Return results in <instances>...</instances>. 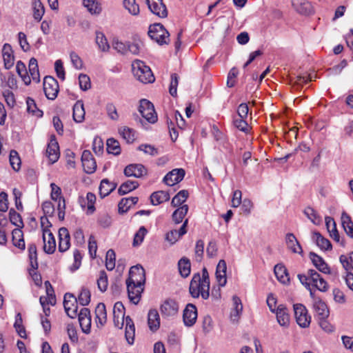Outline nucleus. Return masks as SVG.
I'll use <instances>...</instances> for the list:
<instances>
[{
    "label": "nucleus",
    "mask_w": 353,
    "mask_h": 353,
    "mask_svg": "<svg viewBox=\"0 0 353 353\" xmlns=\"http://www.w3.org/2000/svg\"><path fill=\"white\" fill-rule=\"evenodd\" d=\"M145 281V270L143 267L140 265L132 266L130 269L129 276L125 283L129 299L134 304L140 301Z\"/></svg>",
    "instance_id": "obj_1"
},
{
    "label": "nucleus",
    "mask_w": 353,
    "mask_h": 353,
    "mask_svg": "<svg viewBox=\"0 0 353 353\" xmlns=\"http://www.w3.org/2000/svg\"><path fill=\"white\" fill-rule=\"evenodd\" d=\"M114 324L116 327L121 329L125 327V336L128 343L130 345L134 343L135 336V327L132 319L128 316L125 317V307L121 302H117L113 307Z\"/></svg>",
    "instance_id": "obj_2"
},
{
    "label": "nucleus",
    "mask_w": 353,
    "mask_h": 353,
    "mask_svg": "<svg viewBox=\"0 0 353 353\" xmlns=\"http://www.w3.org/2000/svg\"><path fill=\"white\" fill-rule=\"evenodd\" d=\"M189 292L193 298H199L206 300L210 296V277L205 268L202 270V274L196 273L193 275L190 283Z\"/></svg>",
    "instance_id": "obj_3"
},
{
    "label": "nucleus",
    "mask_w": 353,
    "mask_h": 353,
    "mask_svg": "<svg viewBox=\"0 0 353 353\" xmlns=\"http://www.w3.org/2000/svg\"><path fill=\"white\" fill-rule=\"evenodd\" d=\"M298 278L307 289L312 286L323 292L328 290L327 282L314 270H309L306 274H299Z\"/></svg>",
    "instance_id": "obj_4"
},
{
    "label": "nucleus",
    "mask_w": 353,
    "mask_h": 353,
    "mask_svg": "<svg viewBox=\"0 0 353 353\" xmlns=\"http://www.w3.org/2000/svg\"><path fill=\"white\" fill-rule=\"evenodd\" d=\"M134 76L141 83H149L154 81L151 69L141 60L136 59L132 63Z\"/></svg>",
    "instance_id": "obj_5"
},
{
    "label": "nucleus",
    "mask_w": 353,
    "mask_h": 353,
    "mask_svg": "<svg viewBox=\"0 0 353 353\" xmlns=\"http://www.w3.org/2000/svg\"><path fill=\"white\" fill-rule=\"evenodd\" d=\"M149 37L160 45L168 43L169 32L161 23L150 25L148 30Z\"/></svg>",
    "instance_id": "obj_6"
},
{
    "label": "nucleus",
    "mask_w": 353,
    "mask_h": 353,
    "mask_svg": "<svg viewBox=\"0 0 353 353\" xmlns=\"http://www.w3.org/2000/svg\"><path fill=\"white\" fill-rule=\"evenodd\" d=\"M139 111L141 116L149 123H154L157 121V114L153 104L147 99L140 101Z\"/></svg>",
    "instance_id": "obj_7"
},
{
    "label": "nucleus",
    "mask_w": 353,
    "mask_h": 353,
    "mask_svg": "<svg viewBox=\"0 0 353 353\" xmlns=\"http://www.w3.org/2000/svg\"><path fill=\"white\" fill-rule=\"evenodd\" d=\"M293 307L297 324L303 328L309 327L311 322V316L309 315L307 308L300 303L294 304Z\"/></svg>",
    "instance_id": "obj_8"
},
{
    "label": "nucleus",
    "mask_w": 353,
    "mask_h": 353,
    "mask_svg": "<svg viewBox=\"0 0 353 353\" xmlns=\"http://www.w3.org/2000/svg\"><path fill=\"white\" fill-rule=\"evenodd\" d=\"M43 90L48 99H55L59 90L57 81L52 77H46L43 79Z\"/></svg>",
    "instance_id": "obj_9"
},
{
    "label": "nucleus",
    "mask_w": 353,
    "mask_h": 353,
    "mask_svg": "<svg viewBox=\"0 0 353 353\" xmlns=\"http://www.w3.org/2000/svg\"><path fill=\"white\" fill-rule=\"evenodd\" d=\"M179 303L172 299L165 300L160 306L161 314L164 318L176 316L179 312Z\"/></svg>",
    "instance_id": "obj_10"
},
{
    "label": "nucleus",
    "mask_w": 353,
    "mask_h": 353,
    "mask_svg": "<svg viewBox=\"0 0 353 353\" xmlns=\"http://www.w3.org/2000/svg\"><path fill=\"white\" fill-rule=\"evenodd\" d=\"M63 306L67 315L74 319L77 316L78 304L77 299L70 293L64 295Z\"/></svg>",
    "instance_id": "obj_11"
},
{
    "label": "nucleus",
    "mask_w": 353,
    "mask_h": 353,
    "mask_svg": "<svg viewBox=\"0 0 353 353\" xmlns=\"http://www.w3.org/2000/svg\"><path fill=\"white\" fill-rule=\"evenodd\" d=\"M81 163L85 172L92 174L95 172L97 163L90 151L85 150L83 152Z\"/></svg>",
    "instance_id": "obj_12"
},
{
    "label": "nucleus",
    "mask_w": 353,
    "mask_h": 353,
    "mask_svg": "<svg viewBox=\"0 0 353 353\" xmlns=\"http://www.w3.org/2000/svg\"><path fill=\"white\" fill-rule=\"evenodd\" d=\"M150 10L160 18L168 16V11L162 0H145Z\"/></svg>",
    "instance_id": "obj_13"
},
{
    "label": "nucleus",
    "mask_w": 353,
    "mask_h": 353,
    "mask_svg": "<svg viewBox=\"0 0 353 353\" xmlns=\"http://www.w3.org/2000/svg\"><path fill=\"white\" fill-rule=\"evenodd\" d=\"M197 319V310L194 305L188 303L183 310V320L185 326L192 327Z\"/></svg>",
    "instance_id": "obj_14"
},
{
    "label": "nucleus",
    "mask_w": 353,
    "mask_h": 353,
    "mask_svg": "<svg viewBox=\"0 0 353 353\" xmlns=\"http://www.w3.org/2000/svg\"><path fill=\"white\" fill-rule=\"evenodd\" d=\"M185 174V170L182 168L174 169L164 176L163 182L169 186H173L183 180Z\"/></svg>",
    "instance_id": "obj_15"
},
{
    "label": "nucleus",
    "mask_w": 353,
    "mask_h": 353,
    "mask_svg": "<svg viewBox=\"0 0 353 353\" xmlns=\"http://www.w3.org/2000/svg\"><path fill=\"white\" fill-rule=\"evenodd\" d=\"M79 322L82 331L84 333H89L91 328V316L90 312L88 308L83 307L79 313H77Z\"/></svg>",
    "instance_id": "obj_16"
},
{
    "label": "nucleus",
    "mask_w": 353,
    "mask_h": 353,
    "mask_svg": "<svg viewBox=\"0 0 353 353\" xmlns=\"http://www.w3.org/2000/svg\"><path fill=\"white\" fill-rule=\"evenodd\" d=\"M276 314L278 323L283 327H288L290 321V316L286 306L280 304L277 306L276 310L273 312Z\"/></svg>",
    "instance_id": "obj_17"
},
{
    "label": "nucleus",
    "mask_w": 353,
    "mask_h": 353,
    "mask_svg": "<svg viewBox=\"0 0 353 353\" xmlns=\"http://www.w3.org/2000/svg\"><path fill=\"white\" fill-rule=\"evenodd\" d=\"M42 239L43 241V250L48 254H52L56 249V241L54 235L48 229L43 230Z\"/></svg>",
    "instance_id": "obj_18"
},
{
    "label": "nucleus",
    "mask_w": 353,
    "mask_h": 353,
    "mask_svg": "<svg viewBox=\"0 0 353 353\" xmlns=\"http://www.w3.org/2000/svg\"><path fill=\"white\" fill-rule=\"evenodd\" d=\"M147 174L145 167L140 163L130 164L124 169V174L128 177L140 178Z\"/></svg>",
    "instance_id": "obj_19"
},
{
    "label": "nucleus",
    "mask_w": 353,
    "mask_h": 353,
    "mask_svg": "<svg viewBox=\"0 0 353 353\" xmlns=\"http://www.w3.org/2000/svg\"><path fill=\"white\" fill-rule=\"evenodd\" d=\"M188 219H185L179 230H173L166 234L165 239L171 244L176 243L182 236L187 233Z\"/></svg>",
    "instance_id": "obj_20"
},
{
    "label": "nucleus",
    "mask_w": 353,
    "mask_h": 353,
    "mask_svg": "<svg viewBox=\"0 0 353 353\" xmlns=\"http://www.w3.org/2000/svg\"><path fill=\"white\" fill-rule=\"evenodd\" d=\"M310 259L312 261V264L320 272L325 274H330L331 273L330 268L321 256L314 252H310Z\"/></svg>",
    "instance_id": "obj_21"
},
{
    "label": "nucleus",
    "mask_w": 353,
    "mask_h": 353,
    "mask_svg": "<svg viewBox=\"0 0 353 353\" xmlns=\"http://www.w3.org/2000/svg\"><path fill=\"white\" fill-rule=\"evenodd\" d=\"M314 315L317 319H327L330 312L325 303L322 299H316L312 304Z\"/></svg>",
    "instance_id": "obj_22"
},
{
    "label": "nucleus",
    "mask_w": 353,
    "mask_h": 353,
    "mask_svg": "<svg viewBox=\"0 0 353 353\" xmlns=\"http://www.w3.org/2000/svg\"><path fill=\"white\" fill-rule=\"evenodd\" d=\"M59 250L61 252L67 251L70 246V234L65 228H61L59 230Z\"/></svg>",
    "instance_id": "obj_23"
},
{
    "label": "nucleus",
    "mask_w": 353,
    "mask_h": 353,
    "mask_svg": "<svg viewBox=\"0 0 353 353\" xmlns=\"http://www.w3.org/2000/svg\"><path fill=\"white\" fill-rule=\"evenodd\" d=\"M51 188V199L57 202V208L60 210L65 209V202L64 198L61 195V189L55 183L50 184Z\"/></svg>",
    "instance_id": "obj_24"
},
{
    "label": "nucleus",
    "mask_w": 353,
    "mask_h": 353,
    "mask_svg": "<svg viewBox=\"0 0 353 353\" xmlns=\"http://www.w3.org/2000/svg\"><path fill=\"white\" fill-rule=\"evenodd\" d=\"M294 8L300 14H310L313 12L312 6L307 0H291Z\"/></svg>",
    "instance_id": "obj_25"
},
{
    "label": "nucleus",
    "mask_w": 353,
    "mask_h": 353,
    "mask_svg": "<svg viewBox=\"0 0 353 353\" xmlns=\"http://www.w3.org/2000/svg\"><path fill=\"white\" fill-rule=\"evenodd\" d=\"M2 57L4 62V65L6 69H10L14 63V57L13 50L11 46L8 43H5L2 48Z\"/></svg>",
    "instance_id": "obj_26"
},
{
    "label": "nucleus",
    "mask_w": 353,
    "mask_h": 353,
    "mask_svg": "<svg viewBox=\"0 0 353 353\" xmlns=\"http://www.w3.org/2000/svg\"><path fill=\"white\" fill-rule=\"evenodd\" d=\"M96 323L98 327H102L107 322V312L105 305L99 303L95 309Z\"/></svg>",
    "instance_id": "obj_27"
},
{
    "label": "nucleus",
    "mask_w": 353,
    "mask_h": 353,
    "mask_svg": "<svg viewBox=\"0 0 353 353\" xmlns=\"http://www.w3.org/2000/svg\"><path fill=\"white\" fill-rule=\"evenodd\" d=\"M46 154L51 163H55L59 158V147L55 140H50L46 150Z\"/></svg>",
    "instance_id": "obj_28"
},
{
    "label": "nucleus",
    "mask_w": 353,
    "mask_h": 353,
    "mask_svg": "<svg viewBox=\"0 0 353 353\" xmlns=\"http://www.w3.org/2000/svg\"><path fill=\"white\" fill-rule=\"evenodd\" d=\"M285 242L288 248L293 253L299 254L303 253V249L294 234L288 233L285 236Z\"/></svg>",
    "instance_id": "obj_29"
},
{
    "label": "nucleus",
    "mask_w": 353,
    "mask_h": 353,
    "mask_svg": "<svg viewBox=\"0 0 353 353\" xmlns=\"http://www.w3.org/2000/svg\"><path fill=\"white\" fill-rule=\"evenodd\" d=\"M148 324L151 331L155 332L160 327V317L157 310H150L148 314Z\"/></svg>",
    "instance_id": "obj_30"
},
{
    "label": "nucleus",
    "mask_w": 353,
    "mask_h": 353,
    "mask_svg": "<svg viewBox=\"0 0 353 353\" xmlns=\"http://www.w3.org/2000/svg\"><path fill=\"white\" fill-rule=\"evenodd\" d=\"M0 80L1 81V86L3 88L15 89L17 87V79L11 72H7L4 74H1Z\"/></svg>",
    "instance_id": "obj_31"
},
{
    "label": "nucleus",
    "mask_w": 353,
    "mask_h": 353,
    "mask_svg": "<svg viewBox=\"0 0 353 353\" xmlns=\"http://www.w3.org/2000/svg\"><path fill=\"white\" fill-rule=\"evenodd\" d=\"M116 188L117 184L115 183L111 182L107 179H103L99 185V194L101 197H105L115 190Z\"/></svg>",
    "instance_id": "obj_32"
},
{
    "label": "nucleus",
    "mask_w": 353,
    "mask_h": 353,
    "mask_svg": "<svg viewBox=\"0 0 353 353\" xmlns=\"http://www.w3.org/2000/svg\"><path fill=\"white\" fill-rule=\"evenodd\" d=\"M84 105L81 101H78L73 106V119L77 123H81L85 119Z\"/></svg>",
    "instance_id": "obj_33"
},
{
    "label": "nucleus",
    "mask_w": 353,
    "mask_h": 353,
    "mask_svg": "<svg viewBox=\"0 0 353 353\" xmlns=\"http://www.w3.org/2000/svg\"><path fill=\"white\" fill-rule=\"evenodd\" d=\"M274 274L277 279L282 283L286 284L290 281V277L285 267L281 264L274 266Z\"/></svg>",
    "instance_id": "obj_34"
},
{
    "label": "nucleus",
    "mask_w": 353,
    "mask_h": 353,
    "mask_svg": "<svg viewBox=\"0 0 353 353\" xmlns=\"http://www.w3.org/2000/svg\"><path fill=\"white\" fill-rule=\"evenodd\" d=\"M138 201L139 199L137 196L123 198L118 205L119 212L121 214L126 212L132 206L135 205Z\"/></svg>",
    "instance_id": "obj_35"
},
{
    "label": "nucleus",
    "mask_w": 353,
    "mask_h": 353,
    "mask_svg": "<svg viewBox=\"0 0 353 353\" xmlns=\"http://www.w3.org/2000/svg\"><path fill=\"white\" fill-rule=\"evenodd\" d=\"M325 220V225L330 236L336 242H339L340 236L334 219L330 216H326Z\"/></svg>",
    "instance_id": "obj_36"
},
{
    "label": "nucleus",
    "mask_w": 353,
    "mask_h": 353,
    "mask_svg": "<svg viewBox=\"0 0 353 353\" xmlns=\"http://www.w3.org/2000/svg\"><path fill=\"white\" fill-rule=\"evenodd\" d=\"M170 199V194L166 191H157L153 192L150 196L151 203L154 205H159Z\"/></svg>",
    "instance_id": "obj_37"
},
{
    "label": "nucleus",
    "mask_w": 353,
    "mask_h": 353,
    "mask_svg": "<svg viewBox=\"0 0 353 353\" xmlns=\"http://www.w3.org/2000/svg\"><path fill=\"white\" fill-rule=\"evenodd\" d=\"M341 219L345 232L347 236L353 239V221L351 217L345 212H343Z\"/></svg>",
    "instance_id": "obj_38"
},
{
    "label": "nucleus",
    "mask_w": 353,
    "mask_h": 353,
    "mask_svg": "<svg viewBox=\"0 0 353 353\" xmlns=\"http://www.w3.org/2000/svg\"><path fill=\"white\" fill-rule=\"evenodd\" d=\"M188 205H183L176 209L172 213V221L176 224L183 223V219L188 212Z\"/></svg>",
    "instance_id": "obj_39"
},
{
    "label": "nucleus",
    "mask_w": 353,
    "mask_h": 353,
    "mask_svg": "<svg viewBox=\"0 0 353 353\" xmlns=\"http://www.w3.org/2000/svg\"><path fill=\"white\" fill-rule=\"evenodd\" d=\"M28 72L30 73V79L33 81L39 83L40 81V74L39 72L37 61L34 58H31L28 65Z\"/></svg>",
    "instance_id": "obj_40"
},
{
    "label": "nucleus",
    "mask_w": 353,
    "mask_h": 353,
    "mask_svg": "<svg viewBox=\"0 0 353 353\" xmlns=\"http://www.w3.org/2000/svg\"><path fill=\"white\" fill-rule=\"evenodd\" d=\"M178 268L182 277H188L191 272L190 261L186 257L181 258L178 262Z\"/></svg>",
    "instance_id": "obj_41"
},
{
    "label": "nucleus",
    "mask_w": 353,
    "mask_h": 353,
    "mask_svg": "<svg viewBox=\"0 0 353 353\" xmlns=\"http://www.w3.org/2000/svg\"><path fill=\"white\" fill-rule=\"evenodd\" d=\"M232 300L234 307L231 311L230 318L232 321H236L242 312L243 305L241 299L236 296L233 297Z\"/></svg>",
    "instance_id": "obj_42"
},
{
    "label": "nucleus",
    "mask_w": 353,
    "mask_h": 353,
    "mask_svg": "<svg viewBox=\"0 0 353 353\" xmlns=\"http://www.w3.org/2000/svg\"><path fill=\"white\" fill-rule=\"evenodd\" d=\"M12 234L13 245L19 249L23 250L26 245L21 230L16 228L13 230Z\"/></svg>",
    "instance_id": "obj_43"
},
{
    "label": "nucleus",
    "mask_w": 353,
    "mask_h": 353,
    "mask_svg": "<svg viewBox=\"0 0 353 353\" xmlns=\"http://www.w3.org/2000/svg\"><path fill=\"white\" fill-rule=\"evenodd\" d=\"M32 10L34 19L40 21L45 13L44 6L40 0L32 1Z\"/></svg>",
    "instance_id": "obj_44"
},
{
    "label": "nucleus",
    "mask_w": 353,
    "mask_h": 353,
    "mask_svg": "<svg viewBox=\"0 0 353 353\" xmlns=\"http://www.w3.org/2000/svg\"><path fill=\"white\" fill-rule=\"evenodd\" d=\"M313 239L315 240L316 245L321 249L329 250L332 248L330 241L324 238L319 232H315L313 233Z\"/></svg>",
    "instance_id": "obj_45"
},
{
    "label": "nucleus",
    "mask_w": 353,
    "mask_h": 353,
    "mask_svg": "<svg viewBox=\"0 0 353 353\" xmlns=\"http://www.w3.org/2000/svg\"><path fill=\"white\" fill-rule=\"evenodd\" d=\"M119 133L127 143H132L136 139L134 130L127 126L121 127Z\"/></svg>",
    "instance_id": "obj_46"
},
{
    "label": "nucleus",
    "mask_w": 353,
    "mask_h": 353,
    "mask_svg": "<svg viewBox=\"0 0 353 353\" xmlns=\"http://www.w3.org/2000/svg\"><path fill=\"white\" fill-rule=\"evenodd\" d=\"M16 69L24 83L27 85H29L31 83V79L30 77L28 74L26 65L21 61H19L17 63Z\"/></svg>",
    "instance_id": "obj_47"
},
{
    "label": "nucleus",
    "mask_w": 353,
    "mask_h": 353,
    "mask_svg": "<svg viewBox=\"0 0 353 353\" xmlns=\"http://www.w3.org/2000/svg\"><path fill=\"white\" fill-rule=\"evenodd\" d=\"M138 186L139 183L137 181L128 180L121 185L118 192L120 195H124L135 190Z\"/></svg>",
    "instance_id": "obj_48"
},
{
    "label": "nucleus",
    "mask_w": 353,
    "mask_h": 353,
    "mask_svg": "<svg viewBox=\"0 0 353 353\" xmlns=\"http://www.w3.org/2000/svg\"><path fill=\"white\" fill-rule=\"evenodd\" d=\"M188 197V192L183 190L179 191L172 199L171 205L173 207H180L183 205V203Z\"/></svg>",
    "instance_id": "obj_49"
},
{
    "label": "nucleus",
    "mask_w": 353,
    "mask_h": 353,
    "mask_svg": "<svg viewBox=\"0 0 353 353\" xmlns=\"http://www.w3.org/2000/svg\"><path fill=\"white\" fill-rule=\"evenodd\" d=\"M26 105L28 112L38 118H40L43 116V112L37 108V104L33 99L28 97L26 99Z\"/></svg>",
    "instance_id": "obj_50"
},
{
    "label": "nucleus",
    "mask_w": 353,
    "mask_h": 353,
    "mask_svg": "<svg viewBox=\"0 0 353 353\" xmlns=\"http://www.w3.org/2000/svg\"><path fill=\"white\" fill-rule=\"evenodd\" d=\"M96 43L97 44L99 50L103 52H108L110 49V45L108 40L101 32H96Z\"/></svg>",
    "instance_id": "obj_51"
},
{
    "label": "nucleus",
    "mask_w": 353,
    "mask_h": 353,
    "mask_svg": "<svg viewBox=\"0 0 353 353\" xmlns=\"http://www.w3.org/2000/svg\"><path fill=\"white\" fill-rule=\"evenodd\" d=\"M28 256L31 267L36 270L38 268L37 252L35 244L28 245Z\"/></svg>",
    "instance_id": "obj_52"
},
{
    "label": "nucleus",
    "mask_w": 353,
    "mask_h": 353,
    "mask_svg": "<svg viewBox=\"0 0 353 353\" xmlns=\"http://www.w3.org/2000/svg\"><path fill=\"white\" fill-rule=\"evenodd\" d=\"M106 150L108 153L118 155L121 153V148L118 141L113 138L107 140Z\"/></svg>",
    "instance_id": "obj_53"
},
{
    "label": "nucleus",
    "mask_w": 353,
    "mask_h": 353,
    "mask_svg": "<svg viewBox=\"0 0 353 353\" xmlns=\"http://www.w3.org/2000/svg\"><path fill=\"white\" fill-rule=\"evenodd\" d=\"M83 4L91 14H99L101 11L99 3L95 0H83Z\"/></svg>",
    "instance_id": "obj_54"
},
{
    "label": "nucleus",
    "mask_w": 353,
    "mask_h": 353,
    "mask_svg": "<svg viewBox=\"0 0 353 353\" xmlns=\"http://www.w3.org/2000/svg\"><path fill=\"white\" fill-rule=\"evenodd\" d=\"M123 4L130 14L137 15L139 13V6L136 0H123Z\"/></svg>",
    "instance_id": "obj_55"
},
{
    "label": "nucleus",
    "mask_w": 353,
    "mask_h": 353,
    "mask_svg": "<svg viewBox=\"0 0 353 353\" xmlns=\"http://www.w3.org/2000/svg\"><path fill=\"white\" fill-rule=\"evenodd\" d=\"M339 261L346 270H353V252L349 254L341 255Z\"/></svg>",
    "instance_id": "obj_56"
},
{
    "label": "nucleus",
    "mask_w": 353,
    "mask_h": 353,
    "mask_svg": "<svg viewBox=\"0 0 353 353\" xmlns=\"http://www.w3.org/2000/svg\"><path fill=\"white\" fill-rule=\"evenodd\" d=\"M10 221L12 224L14 225L20 229L23 228V223L21 215L17 212L14 209H10L9 211Z\"/></svg>",
    "instance_id": "obj_57"
},
{
    "label": "nucleus",
    "mask_w": 353,
    "mask_h": 353,
    "mask_svg": "<svg viewBox=\"0 0 353 353\" xmlns=\"http://www.w3.org/2000/svg\"><path fill=\"white\" fill-rule=\"evenodd\" d=\"M116 254L113 250H109L105 256V267L108 270H112L115 268Z\"/></svg>",
    "instance_id": "obj_58"
},
{
    "label": "nucleus",
    "mask_w": 353,
    "mask_h": 353,
    "mask_svg": "<svg viewBox=\"0 0 353 353\" xmlns=\"http://www.w3.org/2000/svg\"><path fill=\"white\" fill-rule=\"evenodd\" d=\"M90 296L91 294L89 290L85 288H82L78 296V301L81 305L85 306L90 303Z\"/></svg>",
    "instance_id": "obj_59"
},
{
    "label": "nucleus",
    "mask_w": 353,
    "mask_h": 353,
    "mask_svg": "<svg viewBox=\"0 0 353 353\" xmlns=\"http://www.w3.org/2000/svg\"><path fill=\"white\" fill-rule=\"evenodd\" d=\"M148 233V230L144 226L140 227L139 230L135 233L133 240V245L138 246L141 244L145 235Z\"/></svg>",
    "instance_id": "obj_60"
},
{
    "label": "nucleus",
    "mask_w": 353,
    "mask_h": 353,
    "mask_svg": "<svg viewBox=\"0 0 353 353\" xmlns=\"http://www.w3.org/2000/svg\"><path fill=\"white\" fill-rule=\"evenodd\" d=\"M137 149L145 154H148L152 157L159 154V150L150 144H141Z\"/></svg>",
    "instance_id": "obj_61"
},
{
    "label": "nucleus",
    "mask_w": 353,
    "mask_h": 353,
    "mask_svg": "<svg viewBox=\"0 0 353 353\" xmlns=\"http://www.w3.org/2000/svg\"><path fill=\"white\" fill-rule=\"evenodd\" d=\"M10 163L14 170L18 171L21 167L20 157L15 150H11L10 152Z\"/></svg>",
    "instance_id": "obj_62"
},
{
    "label": "nucleus",
    "mask_w": 353,
    "mask_h": 353,
    "mask_svg": "<svg viewBox=\"0 0 353 353\" xmlns=\"http://www.w3.org/2000/svg\"><path fill=\"white\" fill-rule=\"evenodd\" d=\"M105 110L108 117L112 121H117L119 115L115 105L112 103H108L105 105Z\"/></svg>",
    "instance_id": "obj_63"
},
{
    "label": "nucleus",
    "mask_w": 353,
    "mask_h": 353,
    "mask_svg": "<svg viewBox=\"0 0 353 353\" xmlns=\"http://www.w3.org/2000/svg\"><path fill=\"white\" fill-rule=\"evenodd\" d=\"M304 214L314 224L317 225L321 222L320 217L313 208L310 207L306 208L304 210Z\"/></svg>",
    "instance_id": "obj_64"
}]
</instances>
